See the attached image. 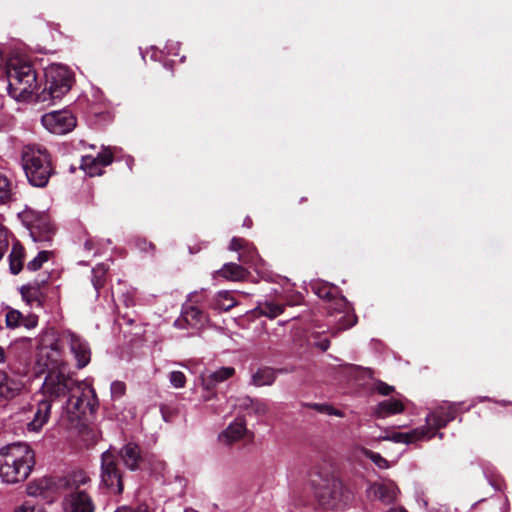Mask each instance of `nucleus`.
Here are the masks:
<instances>
[{
	"label": "nucleus",
	"instance_id": "nucleus-1",
	"mask_svg": "<svg viewBox=\"0 0 512 512\" xmlns=\"http://www.w3.org/2000/svg\"><path fill=\"white\" fill-rule=\"evenodd\" d=\"M34 463V452L28 444H8L0 449V478L11 484L23 481L31 473Z\"/></svg>",
	"mask_w": 512,
	"mask_h": 512
},
{
	"label": "nucleus",
	"instance_id": "nucleus-2",
	"mask_svg": "<svg viewBox=\"0 0 512 512\" xmlns=\"http://www.w3.org/2000/svg\"><path fill=\"white\" fill-rule=\"evenodd\" d=\"M7 91L16 101H35L39 92L36 71L20 58H11L6 70Z\"/></svg>",
	"mask_w": 512,
	"mask_h": 512
},
{
	"label": "nucleus",
	"instance_id": "nucleus-3",
	"mask_svg": "<svg viewBox=\"0 0 512 512\" xmlns=\"http://www.w3.org/2000/svg\"><path fill=\"white\" fill-rule=\"evenodd\" d=\"M22 167L28 182L34 186L43 188L53 174L51 158L48 152L38 146H26L22 151Z\"/></svg>",
	"mask_w": 512,
	"mask_h": 512
},
{
	"label": "nucleus",
	"instance_id": "nucleus-4",
	"mask_svg": "<svg viewBox=\"0 0 512 512\" xmlns=\"http://www.w3.org/2000/svg\"><path fill=\"white\" fill-rule=\"evenodd\" d=\"M89 481L90 478L83 471H74L59 480V487L67 491L63 500L64 512H94L91 497L81 489Z\"/></svg>",
	"mask_w": 512,
	"mask_h": 512
},
{
	"label": "nucleus",
	"instance_id": "nucleus-5",
	"mask_svg": "<svg viewBox=\"0 0 512 512\" xmlns=\"http://www.w3.org/2000/svg\"><path fill=\"white\" fill-rule=\"evenodd\" d=\"M74 83L73 72L65 65L50 64L45 68V87L35 97V102H54L61 99Z\"/></svg>",
	"mask_w": 512,
	"mask_h": 512
},
{
	"label": "nucleus",
	"instance_id": "nucleus-6",
	"mask_svg": "<svg viewBox=\"0 0 512 512\" xmlns=\"http://www.w3.org/2000/svg\"><path fill=\"white\" fill-rule=\"evenodd\" d=\"M312 289L319 298L328 300L326 310L330 315L340 314V317L337 319L339 329H347L356 324L357 318L352 313L346 298L343 296L335 297L336 287L319 282L315 283Z\"/></svg>",
	"mask_w": 512,
	"mask_h": 512
},
{
	"label": "nucleus",
	"instance_id": "nucleus-7",
	"mask_svg": "<svg viewBox=\"0 0 512 512\" xmlns=\"http://www.w3.org/2000/svg\"><path fill=\"white\" fill-rule=\"evenodd\" d=\"M98 400L93 387L86 382H79L74 391L69 394L66 402V413L73 424L81 420L87 413H94Z\"/></svg>",
	"mask_w": 512,
	"mask_h": 512
},
{
	"label": "nucleus",
	"instance_id": "nucleus-8",
	"mask_svg": "<svg viewBox=\"0 0 512 512\" xmlns=\"http://www.w3.org/2000/svg\"><path fill=\"white\" fill-rule=\"evenodd\" d=\"M27 373L26 362H9V370H0V405L21 395Z\"/></svg>",
	"mask_w": 512,
	"mask_h": 512
},
{
	"label": "nucleus",
	"instance_id": "nucleus-9",
	"mask_svg": "<svg viewBox=\"0 0 512 512\" xmlns=\"http://www.w3.org/2000/svg\"><path fill=\"white\" fill-rule=\"evenodd\" d=\"M79 383L62 371H49L40 389L44 399L51 400V403L61 397L69 395Z\"/></svg>",
	"mask_w": 512,
	"mask_h": 512
},
{
	"label": "nucleus",
	"instance_id": "nucleus-10",
	"mask_svg": "<svg viewBox=\"0 0 512 512\" xmlns=\"http://www.w3.org/2000/svg\"><path fill=\"white\" fill-rule=\"evenodd\" d=\"M315 494L322 506L331 509L337 508L347 498L342 482L334 476L322 479Z\"/></svg>",
	"mask_w": 512,
	"mask_h": 512
},
{
	"label": "nucleus",
	"instance_id": "nucleus-11",
	"mask_svg": "<svg viewBox=\"0 0 512 512\" xmlns=\"http://www.w3.org/2000/svg\"><path fill=\"white\" fill-rule=\"evenodd\" d=\"M21 218L34 242L51 241L54 229L47 214L27 210L21 214Z\"/></svg>",
	"mask_w": 512,
	"mask_h": 512
},
{
	"label": "nucleus",
	"instance_id": "nucleus-12",
	"mask_svg": "<svg viewBox=\"0 0 512 512\" xmlns=\"http://www.w3.org/2000/svg\"><path fill=\"white\" fill-rule=\"evenodd\" d=\"M101 481L113 494H121L123 482L115 455L107 450L101 457Z\"/></svg>",
	"mask_w": 512,
	"mask_h": 512
},
{
	"label": "nucleus",
	"instance_id": "nucleus-13",
	"mask_svg": "<svg viewBox=\"0 0 512 512\" xmlns=\"http://www.w3.org/2000/svg\"><path fill=\"white\" fill-rule=\"evenodd\" d=\"M40 361L49 371H61L63 365L62 350L53 334H46L39 345Z\"/></svg>",
	"mask_w": 512,
	"mask_h": 512
},
{
	"label": "nucleus",
	"instance_id": "nucleus-14",
	"mask_svg": "<svg viewBox=\"0 0 512 512\" xmlns=\"http://www.w3.org/2000/svg\"><path fill=\"white\" fill-rule=\"evenodd\" d=\"M41 123L50 133L63 135L75 128L76 118L69 110H59L44 114Z\"/></svg>",
	"mask_w": 512,
	"mask_h": 512
},
{
	"label": "nucleus",
	"instance_id": "nucleus-15",
	"mask_svg": "<svg viewBox=\"0 0 512 512\" xmlns=\"http://www.w3.org/2000/svg\"><path fill=\"white\" fill-rule=\"evenodd\" d=\"M62 339L68 345L78 369L86 367L91 360V348L89 343L80 335L66 330L62 333Z\"/></svg>",
	"mask_w": 512,
	"mask_h": 512
},
{
	"label": "nucleus",
	"instance_id": "nucleus-16",
	"mask_svg": "<svg viewBox=\"0 0 512 512\" xmlns=\"http://www.w3.org/2000/svg\"><path fill=\"white\" fill-rule=\"evenodd\" d=\"M113 154L114 152L110 148H105L97 156H83L81 168L90 177L99 176L103 173V168L113 162Z\"/></svg>",
	"mask_w": 512,
	"mask_h": 512
},
{
	"label": "nucleus",
	"instance_id": "nucleus-17",
	"mask_svg": "<svg viewBox=\"0 0 512 512\" xmlns=\"http://www.w3.org/2000/svg\"><path fill=\"white\" fill-rule=\"evenodd\" d=\"M433 436L430 433V427L422 426L409 432H393L386 428V436H378L377 441H391L394 443L410 444L422 439H429Z\"/></svg>",
	"mask_w": 512,
	"mask_h": 512
},
{
	"label": "nucleus",
	"instance_id": "nucleus-18",
	"mask_svg": "<svg viewBox=\"0 0 512 512\" xmlns=\"http://www.w3.org/2000/svg\"><path fill=\"white\" fill-rule=\"evenodd\" d=\"M51 407V400L43 397L30 407L32 418L27 423L28 431L39 432L43 428L50 418Z\"/></svg>",
	"mask_w": 512,
	"mask_h": 512
},
{
	"label": "nucleus",
	"instance_id": "nucleus-19",
	"mask_svg": "<svg viewBox=\"0 0 512 512\" xmlns=\"http://www.w3.org/2000/svg\"><path fill=\"white\" fill-rule=\"evenodd\" d=\"M457 414L454 404H443L426 416L428 426L440 429L452 421Z\"/></svg>",
	"mask_w": 512,
	"mask_h": 512
},
{
	"label": "nucleus",
	"instance_id": "nucleus-20",
	"mask_svg": "<svg viewBox=\"0 0 512 512\" xmlns=\"http://www.w3.org/2000/svg\"><path fill=\"white\" fill-rule=\"evenodd\" d=\"M58 488H60L59 483L56 484L50 477H43L33 480L27 485V494L32 497H41L48 500L52 497V493Z\"/></svg>",
	"mask_w": 512,
	"mask_h": 512
},
{
	"label": "nucleus",
	"instance_id": "nucleus-21",
	"mask_svg": "<svg viewBox=\"0 0 512 512\" xmlns=\"http://www.w3.org/2000/svg\"><path fill=\"white\" fill-rule=\"evenodd\" d=\"M247 432L246 422L243 418H236L224 431H222L218 440L224 445H231L241 440Z\"/></svg>",
	"mask_w": 512,
	"mask_h": 512
},
{
	"label": "nucleus",
	"instance_id": "nucleus-22",
	"mask_svg": "<svg viewBox=\"0 0 512 512\" xmlns=\"http://www.w3.org/2000/svg\"><path fill=\"white\" fill-rule=\"evenodd\" d=\"M235 373V369L233 367H221L215 371H205L201 374V383L202 386L210 390L214 388L219 383L231 378Z\"/></svg>",
	"mask_w": 512,
	"mask_h": 512
},
{
	"label": "nucleus",
	"instance_id": "nucleus-23",
	"mask_svg": "<svg viewBox=\"0 0 512 512\" xmlns=\"http://www.w3.org/2000/svg\"><path fill=\"white\" fill-rule=\"evenodd\" d=\"M124 465L130 470H136L142 461L141 449L133 442H128L119 451Z\"/></svg>",
	"mask_w": 512,
	"mask_h": 512
},
{
	"label": "nucleus",
	"instance_id": "nucleus-24",
	"mask_svg": "<svg viewBox=\"0 0 512 512\" xmlns=\"http://www.w3.org/2000/svg\"><path fill=\"white\" fill-rule=\"evenodd\" d=\"M404 404L402 401L390 398L379 402L373 409L375 417L384 419L392 415L402 413L404 411Z\"/></svg>",
	"mask_w": 512,
	"mask_h": 512
},
{
	"label": "nucleus",
	"instance_id": "nucleus-25",
	"mask_svg": "<svg viewBox=\"0 0 512 512\" xmlns=\"http://www.w3.org/2000/svg\"><path fill=\"white\" fill-rule=\"evenodd\" d=\"M371 489L375 496L386 504L394 502L400 493L399 488L393 481L374 484Z\"/></svg>",
	"mask_w": 512,
	"mask_h": 512
},
{
	"label": "nucleus",
	"instance_id": "nucleus-26",
	"mask_svg": "<svg viewBox=\"0 0 512 512\" xmlns=\"http://www.w3.org/2000/svg\"><path fill=\"white\" fill-rule=\"evenodd\" d=\"M279 372L270 367L260 368L252 375L251 383L257 387L270 386L275 382Z\"/></svg>",
	"mask_w": 512,
	"mask_h": 512
},
{
	"label": "nucleus",
	"instance_id": "nucleus-27",
	"mask_svg": "<svg viewBox=\"0 0 512 512\" xmlns=\"http://www.w3.org/2000/svg\"><path fill=\"white\" fill-rule=\"evenodd\" d=\"M218 274L228 280L239 281L247 276V271L236 263H227L218 271Z\"/></svg>",
	"mask_w": 512,
	"mask_h": 512
},
{
	"label": "nucleus",
	"instance_id": "nucleus-28",
	"mask_svg": "<svg viewBox=\"0 0 512 512\" xmlns=\"http://www.w3.org/2000/svg\"><path fill=\"white\" fill-rule=\"evenodd\" d=\"M23 300L31 307L42 306V294L40 288L35 285L23 286L20 290Z\"/></svg>",
	"mask_w": 512,
	"mask_h": 512
},
{
	"label": "nucleus",
	"instance_id": "nucleus-29",
	"mask_svg": "<svg viewBox=\"0 0 512 512\" xmlns=\"http://www.w3.org/2000/svg\"><path fill=\"white\" fill-rule=\"evenodd\" d=\"M24 248L16 243L12 246L9 254L10 270L13 274H18L23 268Z\"/></svg>",
	"mask_w": 512,
	"mask_h": 512
},
{
	"label": "nucleus",
	"instance_id": "nucleus-30",
	"mask_svg": "<svg viewBox=\"0 0 512 512\" xmlns=\"http://www.w3.org/2000/svg\"><path fill=\"white\" fill-rule=\"evenodd\" d=\"M14 188L11 180L0 172V204H8L14 200Z\"/></svg>",
	"mask_w": 512,
	"mask_h": 512
},
{
	"label": "nucleus",
	"instance_id": "nucleus-31",
	"mask_svg": "<svg viewBox=\"0 0 512 512\" xmlns=\"http://www.w3.org/2000/svg\"><path fill=\"white\" fill-rule=\"evenodd\" d=\"M182 318L190 326H196L202 322L203 313L197 307L192 305H184Z\"/></svg>",
	"mask_w": 512,
	"mask_h": 512
},
{
	"label": "nucleus",
	"instance_id": "nucleus-32",
	"mask_svg": "<svg viewBox=\"0 0 512 512\" xmlns=\"http://www.w3.org/2000/svg\"><path fill=\"white\" fill-rule=\"evenodd\" d=\"M260 314L269 318H275L283 313L284 305L273 301H265L258 305Z\"/></svg>",
	"mask_w": 512,
	"mask_h": 512
},
{
	"label": "nucleus",
	"instance_id": "nucleus-33",
	"mask_svg": "<svg viewBox=\"0 0 512 512\" xmlns=\"http://www.w3.org/2000/svg\"><path fill=\"white\" fill-rule=\"evenodd\" d=\"M107 271H108V267L105 264H98L92 270L91 281H92V284L97 293L105 284V275H106Z\"/></svg>",
	"mask_w": 512,
	"mask_h": 512
},
{
	"label": "nucleus",
	"instance_id": "nucleus-34",
	"mask_svg": "<svg viewBox=\"0 0 512 512\" xmlns=\"http://www.w3.org/2000/svg\"><path fill=\"white\" fill-rule=\"evenodd\" d=\"M53 253L48 250H42L40 251L36 257H34L32 260H30L27 263V269L29 271H37L40 268H42L43 264L47 261H49L52 257Z\"/></svg>",
	"mask_w": 512,
	"mask_h": 512
},
{
	"label": "nucleus",
	"instance_id": "nucleus-35",
	"mask_svg": "<svg viewBox=\"0 0 512 512\" xmlns=\"http://www.w3.org/2000/svg\"><path fill=\"white\" fill-rule=\"evenodd\" d=\"M23 314L16 309H9L6 313L5 321L9 329H15L22 325Z\"/></svg>",
	"mask_w": 512,
	"mask_h": 512
},
{
	"label": "nucleus",
	"instance_id": "nucleus-36",
	"mask_svg": "<svg viewBox=\"0 0 512 512\" xmlns=\"http://www.w3.org/2000/svg\"><path fill=\"white\" fill-rule=\"evenodd\" d=\"M238 259L244 264L255 265L258 261V254L255 247L247 244L244 251L239 254Z\"/></svg>",
	"mask_w": 512,
	"mask_h": 512
},
{
	"label": "nucleus",
	"instance_id": "nucleus-37",
	"mask_svg": "<svg viewBox=\"0 0 512 512\" xmlns=\"http://www.w3.org/2000/svg\"><path fill=\"white\" fill-rule=\"evenodd\" d=\"M169 382L174 388H183L186 384V377L181 371H172L169 374Z\"/></svg>",
	"mask_w": 512,
	"mask_h": 512
},
{
	"label": "nucleus",
	"instance_id": "nucleus-38",
	"mask_svg": "<svg viewBox=\"0 0 512 512\" xmlns=\"http://www.w3.org/2000/svg\"><path fill=\"white\" fill-rule=\"evenodd\" d=\"M365 455L380 469L389 468L388 461L382 457L379 453L366 450Z\"/></svg>",
	"mask_w": 512,
	"mask_h": 512
},
{
	"label": "nucleus",
	"instance_id": "nucleus-39",
	"mask_svg": "<svg viewBox=\"0 0 512 512\" xmlns=\"http://www.w3.org/2000/svg\"><path fill=\"white\" fill-rule=\"evenodd\" d=\"M269 408L268 405L259 399L253 400V405L251 406V410L249 414H254L256 416H263L267 414Z\"/></svg>",
	"mask_w": 512,
	"mask_h": 512
},
{
	"label": "nucleus",
	"instance_id": "nucleus-40",
	"mask_svg": "<svg viewBox=\"0 0 512 512\" xmlns=\"http://www.w3.org/2000/svg\"><path fill=\"white\" fill-rule=\"evenodd\" d=\"M253 400L249 396H242L235 399L234 407L239 409L240 411H246L248 414L250 413L251 406L253 405Z\"/></svg>",
	"mask_w": 512,
	"mask_h": 512
},
{
	"label": "nucleus",
	"instance_id": "nucleus-41",
	"mask_svg": "<svg viewBox=\"0 0 512 512\" xmlns=\"http://www.w3.org/2000/svg\"><path fill=\"white\" fill-rule=\"evenodd\" d=\"M110 391L113 399H119L125 394L126 385L122 381H114L111 383Z\"/></svg>",
	"mask_w": 512,
	"mask_h": 512
},
{
	"label": "nucleus",
	"instance_id": "nucleus-42",
	"mask_svg": "<svg viewBox=\"0 0 512 512\" xmlns=\"http://www.w3.org/2000/svg\"><path fill=\"white\" fill-rule=\"evenodd\" d=\"M8 248L7 230L0 225V260Z\"/></svg>",
	"mask_w": 512,
	"mask_h": 512
},
{
	"label": "nucleus",
	"instance_id": "nucleus-43",
	"mask_svg": "<svg viewBox=\"0 0 512 512\" xmlns=\"http://www.w3.org/2000/svg\"><path fill=\"white\" fill-rule=\"evenodd\" d=\"M218 297H219V301L221 299L226 301L224 303H219L218 304L219 307L224 309V310H229L230 308H232L235 305L234 300L229 297L228 292H221V293H219Z\"/></svg>",
	"mask_w": 512,
	"mask_h": 512
},
{
	"label": "nucleus",
	"instance_id": "nucleus-44",
	"mask_svg": "<svg viewBox=\"0 0 512 512\" xmlns=\"http://www.w3.org/2000/svg\"><path fill=\"white\" fill-rule=\"evenodd\" d=\"M375 391H377L379 394H381L383 396H387L394 391V387L388 385L385 382L378 381L375 384Z\"/></svg>",
	"mask_w": 512,
	"mask_h": 512
},
{
	"label": "nucleus",
	"instance_id": "nucleus-45",
	"mask_svg": "<svg viewBox=\"0 0 512 512\" xmlns=\"http://www.w3.org/2000/svg\"><path fill=\"white\" fill-rule=\"evenodd\" d=\"M38 324V317L33 314L23 315L22 325L28 329L35 328Z\"/></svg>",
	"mask_w": 512,
	"mask_h": 512
},
{
	"label": "nucleus",
	"instance_id": "nucleus-46",
	"mask_svg": "<svg viewBox=\"0 0 512 512\" xmlns=\"http://www.w3.org/2000/svg\"><path fill=\"white\" fill-rule=\"evenodd\" d=\"M246 245H247V242L244 239L233 237L230 242L229 248H230V250H233V251H239L242 249L244 250Z\"/></svg>",
	"mask_w": 512,
	"mask_h": 512
},
{
	"label": "nucleus",
	"instance_id": "nucleus-47",
	"mask_svg": "<svg viewBox=\"0 0 512 512\" xmlns=\"http://www.w3.org/2000/svg\"><path fill=\"white\" fill-rule=\"evenodd\" d=\"M15 512H42L41 507L32 504L31 502L23 503Z\"/></svg>",
	"mask_w": 512,
	"mask_h": 512
},
{
	"label": "nucleus",
	"instance_id": "nucleus-48",
	"mask_svg": "<svg viewBox=\"0 0 512 512\" xmlns=\"http://www.w3.org/2000/svg\"><path fill=\"white\" fill-rule=\"evenodd\" d=\"M305 406L324 414H329L331 408V405L320 403H310L305 404Z\"/></svg>",
	"mask_w": 512,
	"mask_h": 512
},
{
	"label": "nucleus",
	"instance_id": "nucleus-49",
	"mask_svg": "<svg viewBox=\"0 0 512 512\" xmlns=\"http://www.w3.org/2000/svg\"><path fill=\"white\" fill-rule=\"evenodd\" d=\"M9 362H16L11 358L10 353L2 346H0V365L7 364V370H9Z\"/></svg>",
	"mask_w": 512,
	"mask_h": 512
},
{
	"label": "nucleus",
	"instance_id": "nucleus-50",
	"mask_svg": "<svg viewBox=\"0 0 512 512\" xmlns=\"http://www.w3.org/2000/svg\"><path fill=\"white\" fill-rule=\"evenodd\" d=\"M136 246L143 252H148L153 249V244L147 242L145 239H138L136 241Z\"/></svg>",
	"mask_w": 512,
	"mask_h": 512
},
{
	"label": "nucleus",
	"instance_id": "nucleus-51",
	"mask_svg": "<svg viewBox=\"0 0 512 512\" xmlns=\"http://www.w3.org/2000/svg\"><path fill=\"white\" fill-rule=\"evenodd\" d=\"M115 512H149L146 506H138L137 508L120 507Z\"/></svg>",
	"mask_w": 512,
	"mask_h": 512
},
{
	"label": "nucleus",
	"instance_id": "nucleus-52",
	"mask_svg": "<svg viewBox=\"0 0 512 512\" xmlns=\"http://www.w3.org/2000/svg\"><path fill=\"white\" fill-rule=\"evenodd\" d=\"M9 64V61H6L3 53L0 51V78L5 77L6 78V70L7 66Z\"/></svg>",
	"mask_w": 512,
	"mask_h": 512
},
{
	"label": "nucleus",
	"instance_id": "nucleus-53",
	"mask_svg": "<svg viewBox=\"0 0 512 512\" xmlns=\"http://www.w3.org/2000/svg\"><path fill=\"white\" fill-rule=\"evenodd\" d=\"M316 345L322 350V351H326L328 348H329V345H330V342L328 339H323L321 341H319L318 343H316Z\"/></svg>",
	"mask_w": 512,
	"mask_h": 512
},
{
	"label": "nucleus",
	"instance_id": "nucleus-54",
	"mask_svg": "<svg viewBox=\"0 0 512 512\" xmlns=\"http://www.w3.org/2000/svg\"><path fill=\"white\" fill-rule=\"evenodd\" d=\"M328 415H334V416H338V417H342L343 416V413L342 411L338 410V409H335L331 406L330 408V412Z\"/></svg>",
	"mask_w": 512,
	"mask_h": 512
},
{
	"label": "nucleus",
	"instance_id": "nucleus-55",
	"mask_svg": "<svg viewBox=\"0 0 512 512\" xmlns=\"http://www.w3.org/2000/svg\"><path fill=\"white\" fill-rule=\"evenodd\" d=\"M386 512H408L404 507L398 506V507H392Z\"/></svg>",
	"mask_w": 512,
	"mask_h": 512
},
{
	"label": "nucleus",
	"instance_id": "nucleus-56",
	"mask_svg": "<svg viewBox=\"0 0 512 512\" xmlns=\"http://www.w3.org/2000/svg\"><path fill=\"white\" fill-rule=\"evenodd\" d=\"M84 247L86 250H92L94 249V241L93 240H86Z\"/></svg>",
	"mask_w": 512,
	"mask_h": 512
},
{
	"label": "nucleus",
	"instance_id": "nucleus-57",
	"mask_svg": "<svg viewBox=\"0 0 512 512\" xmlns=\"http://www.w3.org/2000/svg\"><path fill=\"white\" fill-rule=\"evenodd\" d=\"M243 225H244V226H246V227H248V228H250V227L252 226V220H251V218L246 217V218H245V220H244V222H243Z\"/></svg>",
	"mask_w": 512,
	"mask_h": 512
},
{
	"label": "nucleus",
	"instance_id": "nucleus-58",
	"mask_svg": "<svg viewBox=\"0 0 512 512\" xmlns=\"http://www.w3.org/2000/svg\"><path fill=\"white\" fill-rule=\"evenodd\" d=\"M418 503H419V505H422V506H423V507H425V508L428 506V502H427V500H426V499H423V498H422V499H419V500H418Z\"/></svg>",
	"mask_w": 512,
	"mask_h": 512
},
{
	"label": "nucleus",
	"instance_id": "nucleus-59",
	"mask_svg": "<svg viewBox=\"0 0 512 512\" xmlns=\"http://www.w3.org/2000/svg\"><path fill=\"white\" fill-rule=\"evenodd\" d=\"M434 512H449V509L444 506H440L438 509H436Z\"/></svg>",
	"mask_w": 512,
	"mask_h": 512
},
{
	"label": "nucleus",
	"instance_id": "nucleus-60",
	"mask_svg": "<svg viewBox=\"0 0 512 512\" xmlns=\"http://www.w3.org/2000/svg\"><path fill=\"white\" fill-rule=\"evenodd\" d=\"M159 466H161V469L164 470L165 469V464L162 463V462H159Z\"/></svg>",
	"mask_w": 512,
	"mask_h": 512
},
{
	"label": "nucleus",
	"instance_id": "nucleus-61",
	"mask_svg": "<svg viewBox=\"0 0 512 512\" xmlns=\"http://www.w3.org/2000/svg\"><path fill=\"white\" fill-rule=\"evenodd\" d=\"M508 505L502 510V512H508Z\"/></svg>",
	"mask_w": 512,
	"mask_h": 512
},
{
	"label": "nucleus",
	"instance_id": "nucleus-62",
	"mask_svg": "<svg viewBox=\"0 0 512 512\" xmlns=\"http://www.w3.org/2000/svg\"><path fill=\"white\" fill-rule=\"evenodd\" d=\"M180 323H181V320H177V321L175 322V325L180 326Z\"/></svg>",
	"mask_w": 512,
	"mask_h": 512
},
{
	"label": "nucleus",
	"instance_id": "nucleus-63",
	"mask_svg": "<svg viewBox=\"0 0 512 512\" xmlns=\"http://www.w3.org/2000/svg\"><path fill=\"white\" fill-rule=\"evenodd\" d=\"M185 512H196V511H194L192 509H186Z\"/></svg>",
	"mask_w": 512,
	"mask_h": 512
},
{
	"label": "nucleus",
	"instance_id": "nucleus-64",
	"mask_svg": "<svg viewBox=\"0 0 512 512\" xmlns=\"http://www.w3.org/2000/svg\"><path fill=\"white\" fill-rule=\"evenodd\" d=\"M380 436H386V429L383 430V433Z\"/></svg>",
	"mask_w": 512,
	"mask_h": 512
}]
</instances>
